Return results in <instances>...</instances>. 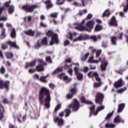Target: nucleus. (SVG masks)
Listing matches in <instances>:
<instances>
[{
  "mask_svg": "<svg viewBox=\"0 0 128 128\" xmlns=\"http://www.w3.org/2000/svg\"><path fill=\"white\" fill-rule=\"evenodd\" d=\"M90 38L93 40V42H96L98 40V38H96V36L94 35L90 37Z\"/></svg>",
  "mask_w": 128,
  "mask_h": 128,
  "instance_id": "nucleus-48",
  "label": "nucleus"
},
{
  "mask_svg": "<svg viewBox=\"0 0 128 128\" xmlns=\"http://www.w3.org/2000/svg\"><path fill=\"white\" fill-rule=\"evenodd\" d=\"M6 44H10V46H12V48H19L18 46V45H16V42H12L11 41H8L6 42Z\"/></svg>",
  "mask_w": 128,
  "mask_h": 128,
  "instance_id": "nucleus-20",
  "label": "nucleus"
},
{
  "mask_svg": "<svg viewBox=\"0 0 128 128\" xmlns=\"http://www.w3.org/2000/svg\"><path fill=\"white\" fill-rule=\"evenodd\" d=\"M114 112L113 111L112 112L108 114L107 115V116L106 117V120H110V118L112 116V115L114 114Z\"/></svg>",
  "mask_w": 128,
  "mask_h": 128,
  "instance_id": "nucleus-44",
  "label": "nucleus"
},
{
  "mask_svg": "<svg viewBox=\"0 0 128 128\" xmlns=\"http://www.w3.org/2000/svg\"><path fill=\"white\" fill-rule=\"evenodd\" d=\"M34 78H36V80H40V76L38 74H35L34 76Z\"/></svg>",
  "mask_w": 128,
  "mask_h": 128,
  "instance_id": "nucleus-61",
  "label": "nucleus"
},
{
  "mask_svg": "<svg viewBox=\"0 0 128 128\" xmlns=\"http://www.w3.org/2000/svg\"><path fill=\"white\" fill-rule=\"evenodd\" d=\"M58 13H52L50 16L52 18H58Z\"/></svg>",
  "mask_w": 128,
  "mask_h": 128,
  "instance_id": "nucleus-52",
  "label": "nucleus"
},
{
  "mask_svg": "<svg viewBox=\"0 0 128 128\" xmlns=\"http://www.w3.org/2000/svg\"><path fill=\"white\" fill-rule=\"evenodd\" d=\"M16 29L13 28L10 34V36L12 38H16Z\"/></svg>",
  "mask_w": 128,
  "mask_h": 128,
  "instance_id": "nucleus-31",
  "label": "nucleus"
},
{
  "mask_svg": "<svg viewBox=\"0 0 128 128\" xmlns=\"http://www.w3.org/2000/svg\"><path fill=\"white\" fill-rule=\"evenodd\" d=\"M60 108H62V104H58L55 109H54V112H58V110H60Z\"/></svg>",
  "mask_w": 128,
  "mask_h": 128,
  "instance_id": "nucleus-51",
  "label": "nucleus"
},
{
  "mask_svg": "<svg viewBox=\"0 0 128 128\" xmlns=\"http://www.w3.org/2000/svg\"><path fill=\"white\" fill-rule=\"evenodd\" d=\"M126 87H124V88H122L118 90H117V92L118 94H122V92H125V90H126Z\"/></svg>",
  "mask_w": 128,
  "mask_h": 128,
  "instance_id": "nucleus-41",
  "label": "nucleus"
},
{
  "mask_svg": "<svg viewBox=\"0 0 128 128\" xmlns=\"http://www.w3.org/2000/svg\"><path fill=\"white\" fill-rule=\"evenodd\" d=\"M36 64V60H34L31 62L27 63L25 66L26 68H28L30 66H34Z\"/></svg>",
  "mask_w": 128,
  "mask_h": 128,
  "instance_id": "nucleus-26",
  "label": "nucleus"
},
{
  "mask_svg": "<svg viewBox=\"0 0 128 128\" xmlns=\"http://www.w3.org/2000/svg\"><path fill=\"white\" fill-rule=\"evenodd\" d=\"M73 64L74 63H72L70 65H68V64H66L64 66V68H66V70H68V74H70V76H72V66L74 64Z\"/></svg>",
  "mask_w": 128,
  "mask_h": 128,
  "instance_id": "nucleus-16",
  "label": "nucleus"
},
{
  "mask_svg": "<svg viewBox=\"0 0 128 128\" xmlns=\"http://www.w3.org/2000/svg\"><path fill=\"white\" fill-rule=\"evenodd\" d=\"M4 114V108L2 106V104H0V120H2Z\"/></svg>",
  "mask_w": 128,
  "mask_h": 128,
  "instance_id": "nucleus-19",
  "label": "nucleus"
},
{
  "mask_svg": "<svg viewBox=\"0 0 128 128\" xmlns=\"http://www.w3.org/2000/svg\"><path fill=\"white\" fill-rule=\"evenodd\" d=\"M49 86L50 88H54V84H49Z\"/></svg>",
  "mask_w": 128,
  "mask_h": 128,
  "instance_id": "nucleus-64",
  "label": "nucleus"
},
{
  "mask_svg": "<svg viewBox=\"0 0 128 128\" xmlns=\"http://www.w3.org/2000/svg\"><path fill=\"white\" fill-rule=\"evenodd\" d=\"M6 56L7 58H11L14 56V54L12 52H6Z\"/></svg>",
  "mask_w": 128,
  "mask_h": 128,
  "instance_id": "nucleus-38",
  "label": "nucleus"
},
{
  "mask_svg": "<svg viewBox=\"0 0 128 128\" xmlns=\"http://www.w3.org/2000/svg\"><path fill=\"white\" fill-rule=\"evenodd\" d=\"M6 36V29L3 28L2 30V33H1V36H0L1 38H4Z\"/></svg>",
  "mask_w": 128,
  "mask_h": 128,
  "instance_id": "nucleus-32",
  "label": "nucleus"
},
{
  "mask_svg": "<svg viewBox=\"0 0 128 128\" xmlns=\"http://www.w3.org/2000/svg\"><path fill=\"white\" fill-rule=\"evenodd\" d=\"M116 36L111 37V42H112V44H114V45L116 44Z\"/></svg>",
  "mask_w": 128,
  "mask_h": 128,
  "instance_id": "nucleus-39",
  "label": "nucleus"
},
{
  "mask_svg": "<svg viewBox=\"0 0 128 128\" xmlns=\"http://www.w3.org/2000/svg\"><path fill=\"white\" fill-rule=\"evenodd\" d=\"M74 67V70L75 74H76L77 78L79 80H82L84 78V75L80 72H79L80 70V64L78 62L74 63L73 62Z\"/></svg>",
  "mask_w": 128,
  "mask_h": 128,
  "instance_id": "nucleus-4",
  "label": "nucleus"
},
{
  "mask_svg": "<svg viewBox=\"0 0 128 128\" xmlns=\"http://www.w3.org/2000/svg\"><path fill=\"white\" fill-rule=\"evenodd\" d=\"M77 14L78 16H82L84 14V12L82 10H80Z\"/></svg>",
  "mask_w": 128,
  "mask_h": 128,
  "instance_id": "nucleus-63",
  "label": "nucleus"
},
{
  "mask_svg": "<svg viewBox=\"0 0 128 128\" xmlns=\"http://www.w3.org/2000/svg\"><path fill=\"white\" fill-rule=\"evenodd\" d=\"M65 112H66V117L68 118L70 114V110L66 109L65 110Z\"/></svg>",
  "mask_w": 128,
  "mask_h": 128,
  "instance_id": "nucleus-50",
  "label": "nucleus"
},
{
  "mask_svg": "<svg viewBox=\"0 0 128 128\" xmlns=\"http://www.w3.org/2000/svg\"><path fill=\"white\" fill-rule=\"evenodd\" d=\"M34 32H35L32 30L24 32L26 34H27V36H34Z\"/></svg>",
  "mask_w": 128,
  "mask_h": 128,
  "instance_id": "nucleus-23",
  "label": "nucleus"
},
{
  "mask_svg": "<svg viewBox=\"0 0 128 128\" xmlns=\"http://www.w3.org/2000/svg\"><path fill=\"white\" fill-rule=\"evenodd\" d=\"M39 65L36 67V70L38 72H42L44 70V66H46V63L44 62L42 60H38Z\"/></svg>",
  "mask_w": 128,
  "mask_h": 128,
  "instance_id": "nucleus-8",
  "label": "nucleus"
},
{
  "mask_svg": "<svg viewBox=\"0 0 128 128\" xmlns=\"http://www.w3.org/2000/svg\"><path fill=\"white\" fill-rule=\"evenodd\" d=\"M5 72H6V69L4 68V66H2L0 68V72H1V74H4Z\"/></svg>",
  "mask_w": 128,
  "mask_h": 128,
  "instance_id": "nucleus-53",
  "label": "nucleus"
},
{
  "mask_svg": "<svg viewBox=\"0 0 128 128\" xmlns=\"http://www.w3.org/2000/svg\"><path fill=\"white\" fill-rule=\"evenodd\" d=\"M62 72V68H58L54 72H53V74H58V72Z\"/></svg>",
  "mask_w": 128,
  "mask_h": 128,
  "instance_id": "nucleus-33",
  "label": "nucleus"
},
{
  "mask_svg": "<svg viewBox=\"0 0 128 128\" xmlns=\"http://www.w3.org/2000/svg\"><path fill=\"white\" fill-rule=\"evenodd\" d=\"M48 38L46 37L44 38L42 41V44H47Z\"/></svg>",
  "mask_w": 128,
  "mask_h": 128,
  "instance_id": "nucleus-42",
  "label": "nucleus"
},
{
  "mask_svg": "<svg viewBox=\"0 0 128 128\" xmlns=\"http://www.w3.org/2000/svg\"><path fill=\"white\" fill-rule=\"evenodd\" d=\"M94 108H96V106H93L91 108H90V116H92V112H94Z\"/></svg>",
  "mask_w": 128,
  "mask_h": 128,
  "instance_id": "nucleus-46",
  "label": "nucleus"
},
{
  "mask_svg": "<svg viewBox=\"0 0 128 128\" xmlns=\"http://www.w3.org/2000/svg\"><path fill=\"white\" fill-rule=\"evenodd\" d=\"M46 34L48 36H52L51 41L50 42V46H53V44H54V43L58 44V34H54L50 30L48 31Z\"/></svg>",
  "mask_w": 128,
  "mask_h": 128,
  "instance_id": "nucleus-5",
  "label": "nucleus"
},
{
  "mask_svg": "<svg viewBox=\"0 0 128 128\" xmlns=\"http://www.w3.org/2000/svg\"><path fill=\"white\" fill-rule=\"evenodd\" d=\"M41 46H42V44H40V41L38 40L37 42V44H36V45H35L34 48H35L38 49L39 48H40Z\"/></svg>",
  "mask_w": 128,
  "mask_h": 128,
  "instance_id": "nucleus-45",
  "label": "nucleus"
},
{
  "mask_svg": "<svg viewBox=\"0 0 128 128\" xmlns=\"http://www.w3.org/2000/svg\"><path fill=\"white\" fill-rule=\"evenodd\" d=\"M88 56H90V53L88 52L86 53L82 58V60L83 62L86 60L88 58Z\"/></svg>",
  "mask_w": 128,
  "mask_h": 128,
  "instance_id": "nucleus-43",
  "label": "nucleus"
},
{
  "mask_svg": "<svg viewBox=\"0 0 128 128\" xmlns=\"http://www.w3.org/2000/svg\"><path fill=\"white\" fill-rule=\"evenodd\" d=\"M110 16V12H108V10H106L103 14L102 16Z\"/></svg>",
  "mask_w": 128,
  "mask_h": 128,
  "instance_id": "nucleus-47",
  "label": "nucleus"
},
{
  "mask_svg": "<svg viewBox=\"0 0 128 128\" xmlns=\"http://www.w3.org/2000/svg\"><path fill=\"white\" fill-rule=\"evenodd\" d=\"M88 76L89 78H94L96 76V80L97 82H100V78L98 77V74L96 72H90L88 73Z\"/></svg>",
  "mask_w": 128,
  "mask_h": 128,
  "instance_id": "nucleus-11",
  "label": "nucleus"
},
{
  "mask_svg": "<svg viewBox=\"0 0 128 128\" xmlns=\"http://www.w3.org/2000/svg\"><path fill=\"white\" fill-rule=\"evenodd\" d=\"M124 84V81H123L122 78H120L114 82V86L116 88H122V86Z\"/></svg>",
  "mask_w": 128,
  "mask_h": 128,
  "instance_id": "nucleus-10",
  "label": "nucleus"
},
{
  "mask_svg": "<svg viewBox=\"0 0 128 128\" xmlns=\"http://www.w3.org/2000/svg\"><path fill=\"white\" fill-rule=\"evenodd\" d=\"M102 30V26L100 24H97L94 28V32H100Z\"/></svg>",
  "mask_w": 128,
  "mask_h": 128,
  "instance_id": "nucleus-30",
  "label": "nucleus"
},
{
  "mask_svg": "<svg viewBox=\"0 0 128 128\" xmlns=\"http://www.w3.org/2000/svg\"><path fill=\"white\" fill-rule=\"evenodd\" d=\"M44 96H46V98L44 100L45 102L44 106L46 108H50V91L48 90L44 87L41 88L40 90V96H39V102L40 104H44V100H42Z\"/></svg>",
  "mask_w": 128,
  "mask_h": 128,
  "instance_id": "nucleus-2",
  "label": "nucleus"
},
{
  "mask_svg": "<svg viewBox=\"0 0 128 128\" xmlns=\"http://www.w3.org/2000/svg\"><path fill=\"white\" fill-rule=\"evenodd\" d=\"M24 20H26L30 22V20H32V17L30 16H28V17H26L24 18Z\"/></svg>",
  "mask_w": 128,
  "mask_h": 128,
  "instance_id": "nucleus-56",
  "label": "nucleus"
},
{
  "mask_svg": "<svg viewBox=\"0 0 128 128\" xmlns=\"http://www.w3.org/2000/svg\"><path fill=\"white\" fill-rule=\"evenodd\" d=\"M44 4L47 5L46 8H48H48H52L53 6V5L51 2L50 0H46L44 2Z\"/></svg>",
  "mask_w": 128,
  "mask_h": 128,
  "instance_id": "nucleus-25",
  "label": "nucleus"
},
{
  "mask_svg": "<svg viewBox=\"0 0 128 128\" xmlns=\"http://www.w3.org/2000/svg\"><path fill=\"white\" fill-rule=\"evenodd\" d=\"M60 78H63L66 84H68L70 82H72V78H68V76H66L64 73H62L59 75Z\"/></svg>",
  "mask_w": 128,
  "mask_h": 128,
  "instance_id": "nucleus-12",
  "label": "nucleus"
},
{
  "mask_svg": "<svg viewBox=\"0 0 128 128\" xmlns=\"http://www.w3.org/2000/svg\"><path fill=\"white\" fill-rule=\"evenodd\" d=\"M10 84V82L7 81L6 82H4L2 80H0V88H8V86Z\"/></svg>",
  "mask_w": 128,
  "mask_h": 128,
  "instance_id": "nucleus-15",
  "label": "nucleus"
},
{
  "mask_svg": "<svg viewBox=\"0 0 128 128\" xmlns=\"http://www.w3.org/2000/svg\"><path fill=\"white\" fill-rule=\"evenodd\" d=\"M40 26H42V28H46L47 26L46 24H44V23H43L42 22H41L40 23Z\"/></svg>",
  "mask_w": 128,
  "mask_h": 128,
  "instance_id": "nucleus-58",
  "label": "nucleus"
},
{
  "mask_svg": "<svg viewBox=\"0 0 128 128\" xmlns=\"http://www.w3.org/2000/svg\"><path fill=\"white\" fill-rule=\"evenodd\" d=\"M92 18V15L90 14L87 16L86 18V20H90V18Z\"/></svg>",
  "mask_w": 128,
  "mask_h": 128,
  "instance_id": "nucleus-55",
  "label": "nucleus"
},
{
  "mask_svg": "<svg viewBox=\"0 0 128 128\" xmlns=\"http://www.w3.org/2000/svg\"><path fill=\"white\" fill-rule=\"evenodd\" d=\"M54 122L57 124L58 126H64V119L62 118L56 117L54 120Z\"/></svg>",
  "mask_w": 128,
  "mask_h": 128,
  "instance_id": "nucleus-13",
  "label": "nucleus"
},
{
  "mask_svg": "<svg viewBox=\"0 0 128 128\" xmlns=\"http://www.w3.org/2000/svg\"><path fill=\"white\" fill-rule=\"evenodd\" d=\"M46 62H48L52 64V59L50 58V56L46 57Z\"/></svg>",
  "mask_w": 128,
  "mask_h": 128,
  "instance_id": "nucleus-54",
  "label": "nucleus"
},
{
  "mask_svg": "<svg viewBox=\"0 0 128 128\" xmlns=\"http://www.w3.org/2000/svg\"><path fill=\"white\" fill-rule=\"evenodd\" d=\"M86 20H82L81 24H78V23H75L73 24V28L76 30H80L81 32H90L94 28L95 24L94 21L92 20H90L86 23V26H82V25L84 24Z\"/></svg>",
  "mask_w": 128,
  "mask_h": 128,
  "instance_id": "nucleus-1",
  "label": "nucleus"
},
{
  "mask_svg": "<svg viewBox=\"0 0 128 128\" xmlns=\"http://www.w3.org/2000/svg\"><path fill=\"white\" fill-rule=\"evenodd\" d=\"M96 52V58H98V56H100V54H102V50H92V54H94Z\"/></svg>",
  "mask_w": 128,
  "mask_h": 128,
  "instance_id": "nucleus-27",
  "label": "nucleus"
},
{
  "mask_svg": "<svg viewBox=\"0 0 128 128\" xmlns=\"http://www.w3.org/2000/svg\"><path fill=\"white\" fill-rule=\"evenodd\" d=\"M106 128H116V125L114 124L107 123L105 124Z\"/></svg>",
  "mask_w": 128,
  "mask_h": 128,
  "instance_id": "nucleus-28",
  "label": "nucleus"
},
{
  "mask_svg": "<svg viewBox=\"0 0 128 128\" xmlns=\"http://www.w3.org/2000/svg\"><path fill=\"white\" fill-rule=\"evenodd\" d=\"M66 37L68 38H70V40H72V34L70 32L68 34Z\"/></svg>",
  "mask_w": 128,
  "mask_h": 128,
  "instance_id": "nucleus-49",
  "label": "nucleus"
},
{
  "mask_svg": "<svg viewBox=\"0 0 128 128\" xmlns=\"http://www.w3.org/2000/svg\"><path fill=\"white\" fill-rule=\"evenodd\" d=\"M80 101L81 102H82L83 104H92V102L90 101L86 100V98H84V96H82L80 98Z\"/></svg>",
  "mask_w": 128,
  "mask_h": 128,
  "instance_id": "nucleus-22",
  "label": "nucleus"
},
{
  "mask_svg": "<svg viewBox=\"0 0 128 128\" xmlns=\"http://www.w3.org/2000/svg\"><path fill=\"white\" fill-rule=\"evenodd\" d=\"M88 62H90V64H98V62H101L100 68L102 70H104L106 68L108 64L104 58H100L98 60H94V56H91L88 58Z\"/></svg>",
  "mask_w": 128,
  "mask_h": 128,
  "instance_id": "nucleus-3",
  "label": "nucleus"
},
{
  "mask_svg": "<svg viewBox=\"0 0 128 128\" xmlns=\"http://www.w3.org/2000/svg\"><path fill=\"white\" fill-rule=\"evenodd\" d=\"M100 82L99 83H96L95 82L94 84V88H100V86H102V82L101 80H100V81H98Z\"/></svg>",
  "mask_w": 128,
  "mask_h": 128,
  "instance_id": "nucleus-36",
  "label": "nucleus"
},
{
  "mask_svg": "<svg viewBox=\"0 0 128 128\" xmlns=\"http://www.w3.org/2000/svg\"><path fill=\"white\" fill-rule=\"evenodd\" d=\"M82 4H78L76 2H74L73 4L75 6H84V0H82Z\"/></svg>",
  "mask_w": 128,
  "mask_h": 128,
  "instance_id": "nucleus-35",
  "label": "nucleus"
},
{
  "mask_svg": "<svg viewBox=\"0 0 128 128\" xmlns=\"http://www.w3.org/2000/svg\"><path fill=\"white\" fill-rule=\"evenodd\" d=\"M14 12V8L12 6H9V9H8V13L9 14H12Z\"/></svg>",
  "mask_w": 128,
  "mask_h": 128,
  "instance_id": "nucleus-37",
  "label": "nucleus"
},
{
  "mask_svg": "<svg viewBox=\"0 0 128 128\" xmlns=\"http://www.w3.org/2000/svg\"><path fill=\"white\" fill-rule=\"evenodd\" d=\"M68 44H70V41L66 40L64 42V46H68Z\"/></svg>",
  "mask_w": 128,
  "mask_h": 128,
  "instance_id": "nucleus-60",
  "label": "nucleus"
},
{
  "mask_svg": "<svg viewBox=\"0 0 128 128\" xmlns=\"http://www.w3.org/2000/svg\"><path fill=\"white\" fill-rule=\"evenodd\" d=\"M122 122V118L120 116H117L116 118L114 119V122L115 124H118V122Z\"/></svg>",
  "mask_w": 128,
  "mask_h": 128,
  "instance_id": "nucleus-29",
  "label": "nucleus"
},
{
  "mask_svg": "<svg viewBox=\"0 0 128 128\" xmlns=\"http://www.w3.org/2000/svg\"><path fill=\"white\" fill-rule=\"evenodd\" d=\"M8 48V46L4 44H2V50H6Z\"/></svg>",
  "mask_w": 128,
  "mask_h": 128,
  "instance_id": "nucleus-59",
  "label": "nucleus"
},
{
  "mask_svg": "<svg viewBox=\"0 0 128 128\" xmlns=\"http://www.w3.org/2000/svg\"><path fill=\"white\" fill-rule=\"evenodd\" d=\"M10 0H9L8 2H6L4 4V6L8 8V6H10Z\"/></svg>",
  "mask_w": 128,
  "mask_h": 128,
  "instance_id": "nucleus-57",
  "label": "nucleus"
},
{
  "mask_svg": "<svg viewBox=\"0 0 128 128\" xmlns=\"http://www.w3.org/2000/svg\"><path fill=\"white\" fill-rule=\"evenodd\" d=\"M8 20V18L4 17V16H2V17H0V20Z\"/></svg>",
  "mask_w": 128,
  "mask_h": 128,
  "instance_id": "nucleus-62",
  "label": "nucleus"
},
{
  "mask_svg": "<svg viewBox=\"0 0 128 128\" xmlns=\"http://www.w3.org/2000/svg\"><path fill=\"white\" fill-rule=\"evenodd\" d=\"M69 108H72L74 110H78L80 108V103L78 102V101L76 99H74L72 104L70 105Z\"/></svg>",
  "mask_w": 128,
  "mask_h": 128,
  "instance_id": "nucleus-7",
  "label": "nucleus"
},
{
  "mask_svg": "<svg viewBox=\"0 0 128 128\" xmlns=\"http://www.w3.org/2000/svg\"><path fill=\"white\" fill-rule=\"evenodd\" d=\"M126 106L125 104H119L118 110V112L120 114V112H122L124 109V106Z\"/></svg>",
  "mask_w": 128,
  "mask_h": 128,
  "instance_id": "nucleus-21",
  "label": "nucleus"
},
{
  "mask_svg": "<svg viewBox=\"0 0 128 128\" xmlns=\"http://www.w3.org/2000/svg\"><path fill=\"white\" fill-rule=\"evenodd\" d=\"M126 6L124 4H123V6L124 8V12H126L128 10V0H126Z\"/></svg>",
  "mask_w": 128,
  "mask_h": 128,
  "instance_id": "nucleus-34",
  "label": "nucleus"
},
{
  "mask_svg": "<svg viewBox=\"0 0 128 128\" xmlns=\"http://www.w3.org/2000/svg\"><path fill=\"white\" fill-rule=\"evenodd\" d=\"M110 26H117L118 24H116V17L113 16L109 22Z\"/></svg>",
  "mask_w": 128,
  "mask_h": 128,
  "instance_id": "nucleus-18",
  "label": "nucleus"
},
{
  "mask_svg": "<svg viewBox=\"0 0 128 128\" xmlns=\"http://www.w3.org/2000/svg\"><path fill=\"white\" fill-rule=\"evenodd\" d=\"M72 94H68L66 95V98L68 100H70V98H72V94H76V88H72L70 90Z\"/></svg>",
  "mask_w": 128,
  "mask_h": 128,
  "instance_id": "nucleus-17",
  "label": "nucleus"
},
{
  "mask_svg": "<svg viewBox=\"0 0 128 128\" xmlns=\"http://www.w3.org/2000/svg\"><path fill=\"white\" fill-rule=\"evenodd\" d=\"M48 76V75H47L44 76H41L39 80H40V82H46V78Z\"/></svg>",
  "mask_w": 128,
  "mask_h": 128,
  "instance_id": "nucleus-40",
  "label": "nucleus"
},
{
  "mask_svg": "<svg viewBox=\"0 0 128 128\" xmlns=\"http://www.w3.org/2000/svg\"><path fill=\"white\" fill-rule=\"evenodd\" d=\"M102 100H104V94L102 93L98 92L96 96V103L102 104Z\"/></svg>",
  "mask_w": 128,
  "mask_h": 128,
  "instance_id": "nucleus-9",
  "label": "nucleus"
},
{
  "mask_svg": "<svg viewBox=\"0 0 128 128\" xmlns=\"http://www.w3.org/2000/svg\"><path fill=\"white\" fill-rule=\"evenodd\" d=\"M88 40V36H82L80 35V36L78 37L77 38H74L73 40V42H78L80 40Z\"/></svg>",
  "mask_w": 128,
  "mask_h": 128,
  "instance_id": "nucleus-14",
  "label": "nucleus"
},
{
  "mask_svg": "<svg viewBox=\"0 0 128 128\" xmlns=\"http://www.w3.org/2000/svg\"><path fill=\"white\" fill-rule=\"evenodd\" d=\"M104 108L105 107L104 106L97 108L96 112L94 113V116H97L98 114V112H100L101 110H104Z\"/></svg>",
  "mask_w": 128,
  "mask_h": 128,
  "instance_id": "nucleus-24",
  "label": "nucleus"
},
{
  "mask_svg": "<svg viewBox=\"0 0 128 128\" xmlns=\"http://www.w3.org/2000/svg\"><path fill=\"white\" fill-rule=\"evenodd\" d=\"M38 8V5H25L22 6L24 10H25L26 12H34V10L35 8Z\"/></svg>",
  "mask_w": 128,
  "mask_h": 128,
  "instance_id": "nucleus-6",
  "label": "nucleus"
}]
</instances>
